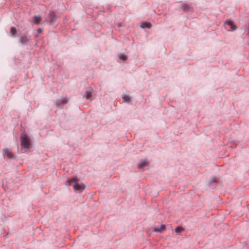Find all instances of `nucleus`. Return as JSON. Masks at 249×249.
<instances>
[{
    "label": "nucleus",
    "instance_id": "nucleus-10",
    "mask_svg": "<svg viewBox=\"0 0 249 249\" xmlns=\"http://www.w3.org/2000/svg\"><path fill=\"white\" fill-rule=\"evenodd\" d=\"M28 41V39L26 36H22L20 38V42L22 44H25Z\"/></svg>",
    "mask_w": 249,
    "mask_h": 249
},
{
    "label": "nucleus",
    "instance_id": "nucleus-16",
    "mask_svg": "<svg viewBox=\"0 0 249 249\" xmlns=\"http://www.w3.org/2000/svg\"><path fill=\"white\" fill-rule=\"evenodd\" d=\"M119 58L120 59L124 60V61H125L127 59V56L124 54H121L120 55H119Z\"/></svg>",
    "mask_w": 249,
    "mask_h": 249
},
{
    "label": "nucleus",
    "instance_id": "nucleus-18",
    "mask_svg": "<svg viewBox=\"0 0 249 249\" xmlns=\"http://www.w3.org/2000/svg\"><path fill=\"white\" fill-rule=\"evenodd\" d=\"M37 31L38 33H40L42 32V30L41 29H38Z\"/></svg>",
    "mask_w": 249,
    "mask_h": 249
},
{
    "label": "nucleus",
    "instance_id": "nucleus-14",
    "mask_svg": "<svg viewBox=\"0 0 249 249\" xmlns=\"http://www.w3.org/2000/svg\"><path fill=\"white\" fill-rule=\"evenodd\" d=\"M183 230H184L183 228H182V227H180V226L177 227L176 228V229H175L176 232H178V233H179V232H181L182 231H183Z\"/></svg>",
    "mask_w": 249,
    "mask_h": 249
},
{
    "label": "nucleus",
    "instance_id": "nucleus-3",
    "mask_svg": "<svg viewBox=\"0 0 249 249\" xmlns=\"http://www.w3.org/2000/svg\"><path fill=\"white\" fill-rule=\"evenodd\" d=\"M225 24L229 26L230 31H233L236 29V26L234 24L233 22L231 20H227L225 21Z\"/></svg>",
    "mask_w": 249,
    "mask_h": 249
},
{
    "label": "nucleus",
    "instance_id": "nucleus-2",
    "mask_svg": "<svg viewBox=\"0 0 249 249\" xmlns=\"http://www.w3.org/2000/svg\"><path fill=\"white\" fill-rule=\"evenodd\" d=\"M21 145L25 148H29L30 147V142L25 134L23 133L21 135Z\"/></svg>",
    "mask_w": 249,
    "mask_h": 249
},
{
    "label": "nucleus",
    "instance_id": "nucleus-13",
    "mask_svg": "<svg viewBox=\"0 0 249 249\" xmlns=\"http://www.w3.org/2000/svg\"><path fill=\"white\" fill-rule=\"evenodd\" d=\"M10 33L13 36H14L17 33L16 29L14 27H11L10 29Z\"/></svg>",
    "mask_w": 249,
    "mask_h": 249
},
{
    "label": "nucleus",
    "instance_id": "nucleus-8",
    "mask_svg": "<svg viewBox=\"0 0 249 249\" xmlns=\"http://www.w3.org/2000/svg\"><path fill=\"white\" fill-rule=\"evenodd\" d=\"M148 164V161L146 160H142L139 164H138V167L139 168H142L145 166H146Z\"/></svg>",
    "mask_w": 249,
    "mask_h": 249
},
{
    "label": "nucleus",
    "instance_id": "nucleus-5",
    "mask_svg": "<svg viewBox=\"0 0 249 249\" xmlns=\"http://www.w3.org/2000/svg\"><path fill=\"white\" fill-rule=\"evenodd\" d=\"M3 154L4 156L8 157L9 158H13V155L12 153L9 151L8 149L5 148L3 150Z\"/></svg>",
    "mask_w": 249,
    "mask_h": 249
},
{
    "label": "nucleus",
    "instance_id": "nucleus-15",
    "mask_svg": "<svg viewBox=\"0 0 249 249\" xmlns=\"http://www.w3.org/2000/svg\"><path fill=\"white\" fill-rule=\"evenodd\" d=\"M189 6L187 4H184L182 6V8L184 11H187L189 9Z\"/></svg>",
    "mask_w": 249,
    "mask_h": 249
},
{
    "label": "nucleus",
    "instance_id": "nucleus-12",
    "mask_svg": "<svg viewBox=\"0 0 249 249\" xmlns=\"http://www.w3.org/2000/svg\"><path fill=\"white\" fill-rule=\"evenodd\" d=\"M123 99L126 102H129L130 101V97L127 95H123Z\"/></svg>",
    "mask_w": 249,
    "mask_h": 249
},
{
    "label": "nucleus",
    "instance_id": "nucleus-1",
    "mask_svg": "<svg viewBox=\"0 0 249 249\" xmlns=\"http://www.w3.org/2000/svg\"><path fill=\"white\" fill-rule=\"evenodd\" d=\"M73 184V188L75 191L82 192L85 188V185L84 183H79V179L76 177H73L71 179L67 180L66 184L70 186Z\"/></svg>",
    "mask_w": 249,
    "mask_h": 249
},
{
    "label": "nucleus",
    "instance_id": "nucleus-6",
    "mask_svg": "<svg viewBox=\"0 0 249 249\" xmlns=\"http://www.w3.org/2000/svg\"><path fill=\"white\" fill-rule=\"evenodd\" d=\"M56 19V16L53 12H52L49 15L50 22L52 23Z\"/></svg>",
    "mask_w": 249,
    "mask_h": 249
},
{
    "label": "nucleus",
    "instance_id": "nucleus-4",
    "mask_svg": "<svg viewBox=\"0 0 249 249\" xmlns=\"http://www.w3.org/2000/svg\"><path fill=\"white\" fill-rule=\"evenodd\" d=\"M92 91L93 89L91 88L87 89L86 90V98L87 99H89L92 97Z\"/></svg>",
    "mask_w": 249,
    "mask_h": 249
},
{
    "label": "nucleus",
    "instance_id": "nucleus-7",
    "mask_svg": "<svg viewBox=\"0 0 249 249\" xmlns=\"http://www.w3.org/2000/svg\"><path fill=\"white\" fill-rule=\"evenodd\" d=\"M165 226L164 225H161L160 227H156L154 229L153 231L155 232H162L164 230Z\"/></svg>",
    "mask_w": 249,
    "mask_h": 249
},
{
    "label": "nucleus",
    "instance_id": "nucleus-17",
    "mask_svg": "<svg viewBox=\"0 0 249 249\" xmlns=\"http://www.w3.org/2000/svg\"><path fill=\"white\" fill-rule=\"evenodd\" d=\"M68 100L66 98H64L61 100V103L62 104H66L68 102Z\"/></svg>",
    "mask_w": 249,
    "mask_h": 249
},
{
    "label": "nucleus",
    "instance_id": "nucleus-11",
    "mask_svg": "<svg viewBox=\"0 0 249 249\" xmlns=\"http://www.w3.org/2000/svg\"><path fill=\"white\" fill-rule=\"evenodd\" d=\"M34 19L35 23L38 24L40 22L41 18L40 16H35L34 17Z\"/></svg>",
    "mask_w": 249,
    "mask_h": 249
},
{
    "label": "nucleus",
    "instance_id": "nucleus-9",
    "mask_svg": "<svg viewBox=\"0 0 249 249\" xmlns=\"http://www.w3.org/2000/svg\"><path fill=\"white\" fill-rule=\"evenodd\" d=\"M151 26V24L149 22H143L141 23V27L142 28H150Z\"/></svg>",
    "mask_w": 249,
    "mask_h": 249
}]
</instances>
